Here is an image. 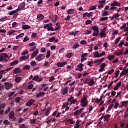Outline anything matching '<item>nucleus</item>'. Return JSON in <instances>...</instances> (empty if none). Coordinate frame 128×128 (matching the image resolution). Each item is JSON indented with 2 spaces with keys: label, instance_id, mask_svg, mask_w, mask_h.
<instances>
[{
  "label": "nucleus",
  "instance_id": "1",
  "mask_svg": "<svg viewBox=\"0 0 128 128\" xmlns=\"http://www.w3.org/2000/svg\"><path fill=\"white\" fill-rule=\"evenodd\" d=\"M94 58H100V56H104L106 54V52L104 51H102V53H99L98 51H96L93 53Z\"/></svg>",
  "mask_w": 128,
  "mask_h": 128
},
{
  "label": "nucleus",
  "instance_id": "2",
  "mask_svg": "<svg viewBox=\"0 0 128 128\" xmlns=\"http://www.w3.org/2000/svg\"><path fill=\"white\" fill-rule=\"evenodd\" d=\"M26 6V2H22L20 3V5L18 6V8L16 9L18 12H20V10H26V8L24 7Z\"/></svg>",
  "mask_w": 128,
  "mask_h": 128
},
{
  "label": "nucleus",
  "instance_id": "3",
  "mask_svg": "<svg viewBox=\"0 0 128 128\" xmlns=\"http://www.w3.org/2000/svg\"><path fill=\"white\" fill-rule=\"evenodd\" d=\"M8 118L12 120V122H14L16 120V118L14 117V112L13 111L9 113Z\"/></svg>",
  "mask_w": 128,
  "mask_h": 128
},
{
  "label": "nucleus",
  "instance_id": "4",
  "mask_svg": "<svg viewBox=\"0 0 128 128\" xmlns=\"http://www.w3.org/2000/svg\"><path fill=\"white\" fill-rule=\"evenodd\" d=\"M36 102V100L34 99H30L26 103V106H30Z\"/></svg>",
  "mask_w": 128,
  "mask_h": 128
},
{
  "label": "nucleus",
  "instance_id": "5",
  "mask_svg": "<svg viewBox=\"0 0 128 128\" xmlns=\"http://www.w3.org/2000/svg\"><path fill=\"white\" fill-rule=\"evenodd\" d=\"M84 64L80 63L79 64L77 65L75 70H78L79 72H82L84 70Z\"/></svg>",
  "mask_w": 128,
  "mask_h": 128
},
{
  "label": "nucleus",
  "instance_id": "6",
  "mask_svg": "<svg viewBox=\"0 0 128 128\" xmlns=\"http://www.w3.org/2000/svg\"><path fill=\"white\" fill-rule=\"evenodd\" d=\"M32 80H36V81L40 82H42V78H40L38 75H36L32 78Z\"/></svg>",
  "mask_w": 128,
  "mask_h": 128
},
{
  "label": "nucleus",
  "instance_id": "7",
  "mask_svg": "<svg viewBox=\"0 0 128 128\" xmlns=\"http://www.w3.org/2000/svg\"><path fill=\"white\" fill-rule=\"evenodd\" d=\"M4 84H5L6 86V90H10V88H12V83L5 82Z\"/></svg>",
  "mask_w": 128,
  "mask_h": 128
},
{
  "label": "nucleus",
  "instance_id": "8",
  "mask_svg": "<svg viewBox=\"0 0 128 128\" xmlns=\"http://www.w3.org/2000/svg\"><path fill=\"white\" fill-rule=\"evenodd\" d=\"M121 4L116 2V0H114L113 2H112L110 4L111 6H120Z\"/></svg>",
  "mask_w": 128,
  "mask_h": 128
},
{
  "label": "nucleus",
  "instance_id": "9",
  "mask_svg": "<svg viewBox=\"0 0 128 128\" xmlns=\"http://www.w3.org/2000/svg\"><path fill=\"white\" fill-rule=\"evenodd\" d=\"M68 86H66V87L63 88L61 90L62 94V96H64V94H66L68 93Z\"/></svg>",
  "mask_w": 128,
  "mask_h": 128
},
{
  "label": "nucleus",
  "instance_id": "10",
  "mask_svg": "<svg viewBox=\"0 0 128 128\" xmlns=\"http://www.w3.org/2000/svg\"><path fill=\"white\" fill-rule=\"evenodd\" d=\"M67 62H58L56 64V66L58 68H62L63 66H64L66 64Z\"/></svg>",
  "mask_w": 128,
  "mask_h": 128
},
{
  "label": "nucleus",
  "instance_id": "11",
  "mask_svg": "<svg viewBox=\"0 0 128 128\" xmlns=\"http://www.w3.org/2000/svg\"><path fill=\"white\" fill-rule=\"evenodd\" d=\"M24 24H26V22H22V30H28V28H30V26L28 24L24 25Z\"/></svg>",
  "mask_w": 128,
  "mask_h": 128
},
{
  "label": "nucleus",
  "instance_id": "12",
  "mask_svg": "<svg viewBox=\"0 0 128 128\" xmlns=\"http://www.w3.org/2000/svg\"><path fill=\"white\" fill-rule=\"evenodd\" d=\"M42 56H44V54H40L35 58V60H38V62H40V60H44V58H42Z\"/></svg>",
  "mask_w": 128,
  "mask_h": 128
},
{
  "label": "nucleus",
  "instance_id": "13",
  "mask_svg": "<svg viewBox=\"0 0 128 128\" xmlns=\"http://www.w3.org/2000/svg\"><path fill=\"white\" fill-rule=\"evenodd\" d=\"M92 12H90V13L88 12H85L82 14L83 18H86V16H88V18H90V16H92Z\"/></svg>",
  "mask_w": 128,
  "mask_h": 128
},
{
  "label": "nucleus",
  "instance_id": "14",
  "mask_svg": "<svg viewBox=\"0 0 128 128\" xmlns=\"http://www.w3.org/2000/svg\"><path fill=\"white\" fill-rule=\"evenodd\" d=\"M99 34L101 38H104L106 36V31L104 30H101Z\"/></svg>",
  "mask_w": 128,
  "mask_h": 128
},
{
  "label": "nucleus",
  "instance_id": "15",
  "mask_svg": "<svg viewBox=\"0 0 128 128\" xmlns=\"http://www.w3.org/2000/svg\"><path fill=\"white\" fill-rule=\"evenodd\" d=\"M105 66H106V63H102L100 66V69L98 70L99 72H104Z\"/></svg>",
  "mask_w": 128,
  "mask_h": 128
},
{
  "label": "nucleus",
  "instance_id": "16",
  "mask_svg": "<svg viewBox=\"0 0 128 128\" xmlns=\"http://www.w3.org/2000/svg\"><path fill=\"white\" fill-rule=\"evenodd\" d=\"M22 72V70H20V68H17L14 70V74H20Z\"/></svg>",
  "mask_w": 128,
  "mask_h": 128
},
{
  "label": "nucleus",
  "instance_id": "17",
  "mask_svg": "<svg viewBox=\"0 0 128 128\" xmlns=\"http://www.w3.org/2000/svg\"><path fill=\"white\" fill-rule=\"evenodd\" d=\"M38 50H36L32 54V58H36V56H38Z\"/></svg>",
  "mask_w": 128,
  "mask_h": 128
},
{
  "label": "nucleus",
  "instance_id": "18",
  "mask_svg": "<svg viewBox=\"0 0 128 128\" xmlns=\"http://www.w3.org/2000/svg\"><path fill=\"white\" fill-rule=\"evenodd\" d=\"M38 20H42L44 18V16L42 14H38L37 16Z\"/></svg>",
  "mask_w": 128,
  "mask_h": 128
},
{
  "label": "nucleus",
  "instance_id": "19",
  "mask_svg": "<svg viewBox=\"0 0 128 128\" xmlns=\"http://www.w3.org/2000/svg\"><path fill=\"white\" fill-rule=\"evenodd\" d=\"M94 78H92L90 80H89L88 85L90 86H94Z\"/></svg>",
  "mask_w": 128,
  "mask_h": 128
},
{
  "label": "nucleus",
  "instance_id": "20",
  "mask_svg": "<svg viewBox=\"0 0 128 128\" xmlns=\"http://www.w3.org/2000/svg\"><path fill=\"white\" fill-rule=\"evenodd\" d=\"M111 116L110 114H106L104 116V122H108V118H110Z\"/></svg>",
  "mask_w": 128,
  "mask_h": 128
},
{
  "label": "nucleus",
  "instance_id": "21",
  "mask_svg": "<svg viewBox=\"0 0 128 128\" xmlns=\"http://www.w3.org/2000/svg\"><path fill=\"white\" fill-rule=\"evenodd\" d=\"M91 30H92L94 32H100V30H98V27L96 26H92L91 28Z\"/></svg>",
  "mask_w": 128,
  "mask_h": 128
},
{
  "label": "nucleus",
  "instance_id": "22",
  "mask_svg": "<svg viewBox=\"0 0 128 128\" xmlns=\"http://www.w3.org/2000/svg\"><path fill=\"white\" fill-rule=\"evenodd\" d=\"M22 77L18 76L15 78L14 80L16 82H22Z\"/></svg>",
  "mask_w": 128,
  "mask_h": 128
},
{
  "label": "nucleus",
  "instance_id": "23",
  "mask_svg": "<svg viewBox=\"0 0 128 128\" xmlns=\"http://www.w3.org/2000/svg\"><path fill=\"white\" fill-rule=\"evenodd\" d=\"M74 12V9H68L67 10V14H72Z\"/></svg>",
  "mask_w": 128,
  "mask_h": 128
},
{
  "label": "nucleus",
  "instance_id": "24",
  "mask_svg": "<svg viewBox=\"0 0 128 128\" xmlns=\"http://www.w3.org/2000/svg\"><path fill=\"white\" fill-rule=\"evenodd\" d=\"M69 104H70V102H66L62 106V110H64V108H66L68 107Z\"/></svg>",
  "mask_w": 128,
  "mask_h": 128
},
{
  "label": "nucleus",
  "instance_id": "25",
  "mask_svg": "<svg viewBox=\"0 0 128 128\" xmlns=\"http://www.w3.org/2000/svg\"><path fill=\"white\" fill-rule=\"evenodd\" d=\"M16 12H18V10L16 9L14 10H12L10 12H8V14L9 16H12L13 14H16Z\"/></svg>",
  "mask_w": 128,
  "mask_h": 128
},
{
  "label": "nucleus",
  "instance_id": "26",
  "mask_svg": "<svg viewBox=\"0 0 128 128\" xmlns=\"http://www.w3.org/2000/svg\"><path fill=\"white\" fill-rule=\"evenodd\" d=\"M24 36V33H21L16 37V40H18Z\"/></svg>",
  "mask_w": 128,
  "mask_h": 128
},
{
  "label": "nucleus",
  "instance_id": "27",
  "mask_svg": "<svg viewBox=\"0 0 128 128\" xmlns=\"http://www.w3.org/2000/svg\"><path fill=\"white\" fill-rule=\"evenodd\" d=\"M44 94V92H42L40 93H38L36 94V97L38 98H40V96H42Z\"/></svg>",
  "mask_w": 128,
  "mask_h": 128
},
{
  "label": "nucleus",
  "instance_id": "28",
  "mask_svg": "<svg viewBox=\"0 0 128 128\" xmlns=\"http://www.w3.org/2000/svg\"><path fill=\"white\" fill-rule=\"evenodd\" d=\"M1 54H2V56H4V60H5V62H7L8 58H8V56L7 54L6 53H2Z\"/></svg>",
  "mask_w": 128,
  "mask_h": 128
},
{
  "label": "nucleus",
  "instance_id": "29",
  "mask_svg": "<svg viewBox=\"0 0 128 128\" xmlns=\"http://www.w3.org/2000/svg\"><path fill=\"white\" fill-rule=\"evenodd\" d=\"M54 40H56V37L54 36H52L48 38V42H54Z\"/></svg>",
  "mask_w": 128,
  "mask_h": 128
},
{
  "label": "nucleus",
  "instance_id": "30",
  "mask_svg": "<svg viewBox=\"0 0 128 128\" xmlns=\"http://www.w3.org/2000/svg\"><path fill=\"white\" fill-rule=\"evenodd\" d=\"M18 64V60H15L13 62H11L10 66H14L15 64Z\"/></svg>",
  "mask_w": 128,
  "mask_h": 128
},
{
  "label": "nucleus",
  "instance_id": "31",
  "mask_svg": "<svg viewBox=\"0 0 128 128\" xmlns=\"http://www.w3.org/2000/svg\"><path fill=\"white\" fill-rule=\"evenodd\" d=\"M78 48H80V45L79 44L76 43L74 45H73L72 48H73L74 50H76Z\"/></svg>",
  "mask_w": 128,
  "mask_h": 128
},
{
  "label": "nucleus",
  "instance_id": "32",
  "mask_svg": "<svg viewBox=\"0 0 128 128\" xmlns=\"http://www.w3.org/2000/svg\"><path fill=\"white\" fill-rule=\"evenodd\" d=\"M20 100H22V98L20 97H17L14 99L15 102H17L18 104L20 102Z\"/></svg>",
  "mask_w": 128,
  "mask_h": 128
},
{
  "label": "nucleus",
  "instance_id": "33",
  "mask_svg": "<svg viewBox=\"0 0 128 128\" xmlns=\"http://www.w3.org/2000/svg\"><path fill=\"white\" fill-rule=\"evenodd\" d=\"M26 56H21L19 58V60H20V62H22V60H26Z\"/></svg>",
  "mask_w": 128,
  "mask_h": 128
},
{
  "label": "nucleus",
  "instance_id": "34",
  "mask_svg": "<svg viewBox=\"0 0 128 128\" xmlns=\"http://www.w3.org/2000/svg\"><path fill=\"white\" fill-rule=\"evenodd\" d=\"M121 38H122L120 37H118L115 40L114 42H115L116 44H118V42H120V40Z\"/></svg>",
  "mask_w": 128,
  "mask_h": 128
},
{
  "label": "nucleus",
  "instance_id": "35",
  "mask_svg": "<svg viewBox=\"0 0 128 128\" xmlns=\"http://www.w3.org/2000/svg\"><path fill=\"white\" fill-rule=\"evenodd\" d=\"M3 124H6V126H10V122H8V120H4L3 122Z\"/></svg>",
  "mask_w": 128,
  "mask_h": 128
},
{
  "label": "nucleus",
  "instance_id": "36",
  "mask_svg": "<svg viewBox=\"0 0 128 128\" xmlns=\"http://www.w3.org/2000/svg\"><path fill=\"white\" fill-rule=\"evenodd\" d=\"M124 40H122L120 41V42L119 43L118 46L119 48H122V46H124Z\"/></svg>",
  "mask_w": 128,
  "mask_h": 128
},
{
  "label": "nucleus",
  "instance_id": "37",
  "mask_svg": "<svg viewBox=\"0 0 128 128\" xmlns=\"http://www.w3.org/2000/svg\"><path fill=\"white\" fill-rule=\"evenodd\" d=\"M14 32H16L14 30H10L7 32V34H8V36H10V34H14Z\"/></svg>",
  "mask_w": 128,
  "mask_h": 128
},
{
  "label": "nucleus",
  "instance_id": "38",
  "mask_svg": "<svg viewBox=\"0 0 128 128\" xmlns=\"http://www.w3.org/2000/svg\"><path fill=\"white\" fill-rule=\"evenodd\" d=\"M92 34V31L90 30H85L84 32V34Z\"/></svg>",
  "mask_w": 128,
  "mask_h": 128
},
{
  "label": "nucleus",
  "instance_id": "39",
  "mask_svg": "<svg viewBox=\"0 0 128 128\" xmlns=\"http://www.w3.org/2000/svg\"><path fill=\"white\" fill-rule=\"evenodd\" d=\"M36 122V118L30 119V124H35Z\"/></svg>",
  "mask_w": 128,
  "mask_h": 128
},
{
  "label": "nucleus",
  "instance_id": "40",
  "mask_svg": "<svg viewBox=\"0 0 128 128\" xmlns=\"http://www.w3.org/2000/svg\"><path fill=\"white\" fill-rule=\"evenodd\" d=\"M74 98V96L70 97L69 98H68L67 102H72Z\"/></svg>",
  "mask_w": 128,
  "mask_h": 128
},
{
  "label": "nucleus",
  "instance_id": "41",
  "mask_svg": "<svg viewBox=\"0 0 128 128\" xmlns=\"http://www.w3.org/2000/svg\"><path fill=\"white\" fill-rule=\"evenodd\" d=\"M76 99H74L73 98L72 100V102H69L70 103V106H72V104H76Z\"/></svg>",
  "mask_w": 128,
  "mask_h": 128
},
{
  "label": "nucleus",
  "instance_id": "42",
  "mask_svg": "<svg viewBox=\"0 0 128 128\" xmlns=\"http://www.w3.org/2000/svg\"><path fill=\"white\" fill-rule=\"evenodd\" d=\"M103 60H104V58H102L101 59H98V64H97V66L100 64V63L102 62Z\"/></svg>",
  "mask_w": 128,
  "mask_h": 128
},
{
  "label": "nucleus",
  "instance_id": "43",
  "mask_svg": "<svg viewBox=\"0 0 128 128\" xmlns=\"http://www.w3.org/2000/svg\"><path fill=\"white\" fill-rule=\"evenodd\" d=\"M30 64L31 66H36V61H32L30 62Z\"/></svg>",
  "mask_w": 128,
  "mask_h": 128
},
{
  "label": "nucleus",
  "instance_id": "44",
  "mask_svg": "<svg viewBox=\"0 0 128 128\" xmlns=\"http://www.w3.org/2000/svg\"><path fill=\"white\" fill-rule=\"evenodd\" d=\"M109 60H112L114 58V55H110L108 58Z\"/></svg>",
  "mask_w": 128,
  "mask_h": 128
},
{
  "label": "nucleus",
  "instance_id": "45",
  "mask_svg": "<svg viewBox=\"0 0 128 128\" xmlns=\"http://www.w3.org/2000/svg\"><path fill=\"white\" fill-rule=\"evenodd\" d=\"M99 34L100 31L94 32H93L92 36H98Z\"/></svg>",
  "mask_w": 128,
  "mask_h": 128
},
{
  "label": "nucleus",
  "instance_id": "46",
  "mask_svg": "<svg viewBox=\"0 0 128 128\" xmlns=\"http://www.w3.org/2000/svg\"><path fill=\"white\" fill-rule=\"evenodd\" d=\"M126 70H124L120 74V76H126Z\"/></svg>",
  "mask_w": 128,
  "mask_h": 128
},
{
  "label": "nucleus",
  "instance_id": "47",
  "mask_svg": "<svg viewBox=\"0 0 128 128\" xmlns=\"http://www.w3.org/2000/svg\"><path fill=\"white\" fill-rule=\"evenodd\" d=\"M73 114L75 116H78L80 114V112L78 110H77L75 111Z\"/></svg>",
  "mask_w": 128,
  "mask_h": 128
},
{
  "label": "nucleus",
  "instance_id": "48",
  "mask_svg": "<svg viewBox=\"0 0 128 128\" xmlns=\"http://www.w3.org/2000/svg\"><path fill=\"white\" fill-rule=\"evenodd\" d=\"M86 100H88V98H86V96H84L80 100V103H83L84 102H86Z\"/></svg>",
  "mask_w": 128,
  "mask_h": 128
},
{
  "label": "nucleus",
  "instance_id": "49",
  "mask_svg": "<svg viewBox=\"0 0 128 128\" xmlns=\"http://www.w3.org/2000/svg\"><path fill=\"white\" fill-rule=\"evenodd\" d=\"M6 108V104L4 103H2L0 104V110H2Z\"/></svg>",
  "mask_w": 128,
  "mask_h": 128
},
{
  "label": "nucleus",
  "instance_id": "50",
  "mask_svg": "<svg viewBox=\"0 0 128 128\" xmlns=\"http://www.w3.org/2000/svg\"><path fill=\"white\" fill-rule=\"evenodd\" d=\"M80 44L84 45V44H86L88 42L86 40H82L80 42Z\"/></svg>",
  "mask_w": 128,
  "mask_h": 128
},
{
  "label": "nucleus",
  "instance_id": "51",
  "mask_svg": "<svg viewBox=\"0 0 128 128\" xmlns=\"http://www.w3.org/2000/svg\"><path fill=\"white\" fill-rule=\"evenodd\" d=\"M47 30L50 31V30H52V32H54V27L52 26H48V28H47Z\"/></svg>",
  "mask_w": 128,
  "mask_h": 128
},
{
  "label": "nucleus",
  "instance_id": "52",
  "mask_svg": "<svg viewBox=\"0 0 128 128\" xmlns=\"http://www.w3.org/2000/svg\"><path fill=\"white\" fill-rule=\"evenodd\" d=\"M74 86H71L69 89L70 92H74Z\"/></svg>",
  "mask_w": 128,
  "mask_h": 128
},
{
  "label": "nucleus",
  "instance_id": "53",
  "mask_svg": "<svg viewBox=\"0 0 128 128\" xmlns=\"http://www.w3.org/2000/svg\"><path fill=\"white\" fill-rule=\"evenodd\" d=\"M50 108L47 109L44 114L45 116H48L50 114Z\"/></svg>",
  "mask_w": 128,
  "mask_h": 128
},
{
  "label": "nucleus",
  "instance_id": "54",
  "mask_svg": "<svg viewBox=\"0 0 128 128\" xmlns=\"http://www.w3.org/2000/svg\"><path fill=\"white\" fill-rule=\"evenodd\" d=\"M90 82V78H86V79H84V80H83V82L84 84H88V82Z\"/></svg>",
  "mask_w": 128,
  "mask_h": 128
},
{
  "label": "nucleus",
  "instance_id": "55",
  "mask_svg": "<svg viewBox=\"0 0 128 128\" xmlns=\"http://www.w3.org/2000/svg\"><path fill=\"white\" fill-rule=\"evenodd\" d=\"M122 54H124V50H120V52H118V54H117V56H122Z\"/></svg>",
  "mask_w": 128,
  "mask_h": 128
},
{
  "label": "nucleus",
  "instance_id": "56",
  "mask_svg": "<svg viewBox=\"0 0 128 128\" xmlns=\"http://www.w3.org/2000/svg\"><path fill=\"white\" fill-rule=\"evenodd\" d=\"M30 66L29 65H26L24 68H23V70H30Z\"/></svg>",
  "mask_w": 128,
  "mask_h": 128
},
{
  "label": "nucleus",
  "instance_id": "57",
  "mask_svg": "<svg viewBox=\"0 0 128 128\" xmlns=\"http://www.w3.org/2000/svg\"><path fill=\"white\" fill-rule=\"evenodd\" d=\"M108 17H102L100 18V20L101 22H104V20H108Z\"/></svg>",
  "mask_w": 128,
  "mask_h": 128
},
{
  "label": "nucleus",
  "instance_id": "58",
  "mask_svg": "<svg viewBox=\"0 0 128 128\" xmlns=\"http://www.w3.org/2000/svg\"><path fill=\"white\" fill-rule=\"evenodd\" d=\"M92 22V20H87L85 22L86 24H90Z\"/></svg>",
  "mask_w": 128,
  "mask_h": 128
},
{
  "label": "nucleus",
  "instance_id": "59",
  "mask_svg": "<svg viewBox=\"0 0 128 128\" xmlns=\"http://www.w3.org/2000/svg\"><path fill=\"white\" fill-rule=\"evenodd\" d=\"M72 18L70 16H68L66 18H62L64 20H70V19Z\"/></svg>",
  "mask_w": 128,
  "mask_h": 128
},
{
  "label": "nucleus",
  "instance_id": "60",
  "mask_svg": "<svg viewBox=\"0 0 128 128\" xmlns=\"http://www.w3.org/2000/svg\"><path fill=\"white\" fill-rule=\"evenodd\" d=\"M120 71L119 70H118L116 72H115V78H116L118 76V74H120Z\"/></svg>",
  "mask_w": 128,
  "mask_h": 128
},
{
  "label": "nucleus",
  "instance_id": "61",
  "mask_svg": "<svg viewBox=\"0 0 128 128\" xmlns=\"http://www.w3.org/2000/svg\"><path fill=\"white\" fill-rule=\"evenodd\" d=\"M82 104V108H85V106H88V102H84L83 103H81Z\"/></svg>",
  "mask_w": 128,
  "mask_h": 128
},
{
  "label": "nucleus",
  "instance_id": "62",
  "mask_svg": "<svg viewBox=\"0 0 128 128\" xmlns=\"http://www.w3.org/2000/svg\"><path fill=\"white\" fill-rule=\"evenodd\" d=\"M72 56H74V54H72V53L70 52V53L66 55V56H67V58H72Z\"/></svg>",
  "mask_w": 128,
  "mask_h": 128
},
{
  "label": "nucleus",
  "instance_id": "63",
  "mask_svg": "<svg viewBox=\"0 0 128 128\" xmlns=\"http://www.w3.org/2000/svg\"><path fill=\"white\" fill-rule=\"evenodd\" d=\"M128 103V101H123L122 102V106H126V104H127Z\"/></svg>",
  "mask_w": 128,
  "mask_h": 128
},
{
  "label": "nucleus",
  "instance_id": "64",
  "mask_svg": "<svg viewBox=\"0 0 128 128\" xmlns=\"http://www.w3.org/2000/svg\"><path fill=\"white\" fill-rule=\"evenodd\" d=\"M20 128H28V126H26V124H20Z\"/></svg>",
  "mask_w": 128,
  "mask_h": 128
}]
</instances>
